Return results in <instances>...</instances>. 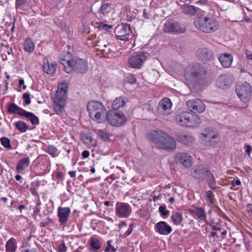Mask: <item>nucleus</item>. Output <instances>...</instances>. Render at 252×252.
<instances>
[{
    "label": "nucleus",
    "instance_id": "1",
    "mask_svg": "<svg viewBox=\"0 0 252 252\" xmlns=\"http://www.w3.org/2000/svg\"><path fill=\"white\" fill-rule=\"evenodd\" d=\"M152 142L157 148L167 150H174L176 142L173 138L162 131H155L152 134Z\"/></svg>",
    "mask_w": 252,
    "mask_h": 252
},
{
    "label": "nucleus",
    "instance_id": "2",
    "mask_svg": "<svg viewBox=\"0 0 252 252\" xmlns=\"http://www.w3.org/2000/svg\"><path fill=\"white\" fill-rule=\"evenodd\" d=\"M194 25L195 28L205 33L213 32L219 28L218 22L214 18L197 17L194 19Z\"/></svg>",
    "mask_w": 252,
    "mask_h": 252
},
{
    "label": "nucleus",
    "instance_id": "3",
    "mask_svg": "<svg viewBox=\"0 0 252 252\" xmlns=\"http://www.w3.org/2000/svg\"><path fill=\"white\" fill-rule=\"evenodd\" d=\"M67 90V83H62L59 86L58 89L54 98V109L58 115H61L64 110Z\"/></svg>",
    "mask_w": 252,
    "mask_h": 252
},
{
    "label": "nucleus",
    "instance_id": "4",
    "mask_svg": "<svg viewBox=\"0 0 252 252\" xmlns=\"http://www.w3.org/2000/svg\"><path fill=\"white\" fill-rule=\"evenodd\" d=\"M176 123L181 126L190 127L200 123V119L197 115L188 111H180L175 116Z\"/></svg>",
    "mask_w": 252,
    "mask_h": 252
},
{
    "label": "nucleus",
    "instance_id": "5",
    "mask_svg": "<svg viewBox=\"0 0 252 252\" xmlns=\"http://www.w3.org/2000/svg\"><path fill=\"white\" fill-rule=\"evenodd\" d=\"M87 110L90 117L94 120H99L105 112L104 105L97 101H90L87 105Z\"/></svg>",
    "mask_w": 252,
    "mask_h": 252
},
{
    "label": "nucleus",
    "instance_id": "6",
    "mask_svg": "<svg viewBox=\"0 0 252 252\" xmlns=\"http://www.w3.org/2000/svg\"><path fill=\"white\" fill-rule=\"evenodd\" d=\"M205 71L198 63L189 65L185 69V76L191 81L202 79Z\"/></svg>",
    "mask_w": 252,
    "mask_h": 252
},
{
    "label": "nucleus",
    "instance_id": "7",
    "mask_svg": "<svg viewBox=\"0 0 252 252\" xmlns=\"http://www.w3.org/2000/svg\"><path fill=\"white\" fill-rule=\"evenodd\" d=\"M106 118L110 125L115 126H121L127 121L126 116L123 112L116 110H109L107 113Z\"/></svg>",
    "mask_w": 252,
    "mask_h": 252
},
{
    "label": "nucleus",
    "instance_id": "8",
    "mask_svg": "<svg viewBox=\"0 0 252 252\" xmlns=\"http://www.w3.org/2000/svg\"><path fill=\"white\" fill-rule=\"evenodd\" d=\"M236 92L238 97L244 103L249 102L252 98V89L251 85L247 82L236 86Z\"/></svg>",
    "mask_w": 252,
    "mask_h": 252
},
{
    "label": "nucleus",
    "instance_id": "9",
    "mask_svg": "<svg viewBox=\"0 0 252 252\" xmlns=\"http://www.w3.org/2000/svg\"><path fill=\"white\" fill-rule=\"evenodd\" d=\"M115 33L117 39L123 41L128 40L132 37L130 26L127 24L117 26L115 30Z\"/></svg>",
    "mask_w": 252,
    "mask_h": 252
},
{
    "label": "nucleus",
    "instance_id": "10",
    "mask_svg": "<svg viewBox=\"0 0 252 252\" xmlns=\"http://www.w3.org/2000/svg\"><path fill=\"white\" fill-rule=\"evenodd\" d=\"M208 174H210V169L203 164L195 165L190 169L191 176L196 180L203 181Z\"/></svg>",
    "mask_w": 252,
    "mask_h": 252
},
{
    "label": "nucleus",
    "instance_id": "11",
    "mask_svg": "<svg viewBox=\"0 0 252 252\" xmlns=\"http://www.w3.org/2000/svg\"><path fill=\"white\" fill-rule=\"evenodd\" d=\"M172 103L168 97L162 98L157 107L158 113L160 115H168L171 113Z\"/></svg>",
    "mask_w": 252,
    "mask_h": 252
},
{
    "label": "nucleus",
    "instance_id": "12",
    "mask_svg": "<svg viewBox=\"0 0 252 252\" xmlns=\"http://www.w3.org/2000/svg\"><path fill=\"white\" fill-rule=\"evenodd\" d=\"M176 164H180L185 168H189L192 165V158L189 154L179 153L174 156Z\"/></svg>",
    "mask_w": 252,
    "mask_h": 252
},
{
    "label": "nucleus",
    "instance_id": "13",
    "mask_svg": "<svg viewBox=\"0 0 252 252\" xmlns=\"http://www.w3.org/2000/svg\"><path fill=\"white\" fill-rule=\"evenodd\" d=\"M163 31L168 33H183L185 32V27H182L178 22L169 21L164 24Z\"/></svg>",
    "mask_w": 252,
    "mask_h": 252
},
{
    "label": "nucleus",
    "instance_id": "14",
    "mask_svg": "<svg viewBox=\"0 0 252 252\" xmlns=\"http://www.w3.org/2000/svg\"><path fill=\"white\" fill-rule=\"evenodd\" d=\"M72 71L74 70L78 74H84L88 69L87 62L82 59L78 58L72 61Z\"/></svg>",
    "mask_w": 252,
    "mask_h": 252
},
{
    "label": "nucleus",
    "instance_id": "15",
    "mask_svg": "<svg viewBox=\"0 0 252 252\" xmlns=\"http://www.w3.org/2000/svg\"><path fill=\"white\" fill-rule=\"evenodd\" d=\"M188 108L194 113H202L205 110V105L199 99H189L186 103Z\"/></svg>",
    "mask_w": 252,
    "mask_h": 252
},
{
    "label": "nucleus",
    "instance_id": "16",
    "mask_svg": "<svg viewBox=\"0 0 252 252\" xmlns=\"http://www.w3.org/2000/svg\"><path fill=\"white\" fill-rule=\"evenodd\" d=\"M202 135L210 145H215L220 141V137L218 133L214 132L210 128H206Z\"/></svg>",
    "mask_w": 252,
    "mask_h": 252
},
{
    "label": "nucleus",
    "instance_id": "17",
    "mask_svg": "<svg viewBox=\"0 0 252 252\" xmlns=\"http://www.w3.org/2000/svg\"><path fill=\"white\" fill-rule=\"evenodd\" d=\"M146 60V56L143 53L132 56L128 60L129 64L133 67L139 68L143 62Z\"/></svg>",
    "mask_w": 252,
    "mask_h": 252
},
{
    "label": "nucleus",
    "instance_id": "18",
    "mask_svg": "<svg viewBox=\"0 0 252 252\" xmlns=\"http://www.w3.org/2000/svg\"><path fill=\"white\" fill-rule=\"evenodd\" d=\"M131 212L130 207L126 203H120L117 204L116 207V214L121 217L127 218Z\"/></svg>",
    "mask_w": 252,
    "mask_h": 252
},
{
    "label": "nucleus",
    "instance_id": "19",
    "mask_svg": "<svg viewBox=\"0 0 252 252\" xmlns=\"http://www.w3.org/2000/svg\"><path fill=\"white\" fill-rule=\"evenodd\" d=\"M232 83V77L228 75H221L216 80V86L220 89H226Z\"/></svg>",
    "mask_w": 252,
    "mask_h": 252
},
{
    "label": "nucleus",
    "instance_id": "20",
    "mask_svg": "<svg viewBox=\"0 0 252 252\" xmlns=\"http://www.w3.org/2000/svg\"><path fill=\"white\" fill-rule=\"evenodd\" d=\"M70 212V209L68 207H59L58 208V217H59V220L61 225L66 224Z\"/></svg>",
    "mask_w": 252,
    "mask_h": 252
},
{
    "label": "nucleus",
    "instance_id": "21",
    "mask_svg": "<svg viewBox=\"0 0 252 252\" xmlns=\"http://www.w3.org/2000/svg\"><path fill=\"white\" fill-rule=\"evenodd\" d=\"M155 229L156 232L163 235L169 234L172 230L171 227L164 221L158 222L155 225Z\"/></svg>",
    "mask_w": 252,
    "mask_h": 252
},
{
    "label": "nucleus",
    "instance_id": "22",
    "mask_svg": "<svg viewBox=\"0 0 252 252\" xmlns=\"http://www.w3.org/2000/svg\"><path fill=\"white\" fill-rule=\"evenodd\" d=\"M43 71L49 75L54 74L56 70L57 64L55 62H49L47 59L43 60Z\"/></svg>",
    "mask_w": 252,
    "mask_h": 252
},
{
    "label": "nucleus",
    "instance_id": "23",
    "mask_svg": "<svg viewBox=\"0 0 252 252\" xmlns=\"http://www.w3.org/2000/svg\"><path fill=\"white\" fill-rule=\"evenodd\" d=\"M218 60L222 66L228 68L230 66L233 61V56L231 54L223 53L220 55Z\"/></svg>",
    "mask_w": 252,
    "mask_h": 252
},
{
    "label": "nucleus",
    "instance_id": "24",
    "mask_svg": "<svg viewBox=\"0 0 252 252\" xmlns=\"http://www.w3.org/2000/svg\"><path fill=\"white\" fill-rule=\"evenodd\" d=\"M197 55L201 60L206 61L212 59L214 53L213 51L209 49L203 48L198 51Z\"/></svg>",
    "mask_w": 252,
    "mask_h": 252
},
{
    "label": "nucleus",
    "instance_id": "25",
    "mask_svg": "<svg viewBox=\"0 0 252 252\" xmlns=\"http://www.w3.org/2000/svg\"><path fill=\"white\" fill-rule=\"evenodd\" d=\"M190 214L196 217L201 220L205 221L206 220V213L205 210L202 207H194L190 211Z\"/></svg>",
    "mask_w": 252,
    "mask_h": 252
},
{
    "label": "nucleus",
    "instance_id": "26",
    "mask_svg": "<svg viewBox=\"0 0 252 252\" xmlns=\"http://www.w3.org/2000/svg\"><path fill=\"white\" fill-rule=\"evenodd\" d=\"M21 117H24L26 120L30 121L33 125H37L39 123L38 118L32 112L25 110Z\"/></svg>",
    "mask_w": 252,
    "mask_h": 252
},
{
    "label": "nucleus",
    "instance_id": "27",
    "mask_svg": "<svg viewBox=\"0 0 252 252\" xmlns=\"http://www.w3.org/2000/svg\"><path fill=\"white\" fill-rule=\"evenodd\" d=\"M178 140L185 145H189L194 140L193 137L189 134H181L177 136Z\"/></svg>",
    "mask_w": 252,
    "mask_h": 252
},
{
    "label": "nucleus",
    "instance_id": "28",
    "mask_svg": "<svg viewBox=\"0 0 252 252\" xmlns=\"http://www.w3.org/2000/svg\"><path fill=\"white\" fill-rule=\"evenodd\" d=\"M101 247V244L97 238L94 237L91 238L89 245V250L90 252H95L100 249Z\"/></svg>",
    "mask_w": 252,
    "mask_h": 252
},
{
    "label": "nucleus",
    "instance_id": "29",
    "mask_svg": "<svg viewBox=\"0 0 252 252\" xmlns=\"http://www.w3.org/2000/svg\"><path fill=\"white\" fill-rule=\"evenodd\" d=\"M30 163V160L28 157L21 158L17 163L16 169L17 171H23L27 168Z\"/></svg>",
    "mask_w": 252,
    "mask_h": 252
},
{
    "label": "nucleus",
    "instance_id": "30",
    "mask_svg": "<svg viewBox=\"0 0 252 252\" xmlns=\"http://www.w3.org/2000/svg\"><path fill=\"white\" fill-rule=\"evenodd\" d=\"M25 110L19 107L15 103L10 104L8 108V112L10 114H15L21 117Z\"/></svg>",
    "mask_w": 252,
    "mask_h": 252
},
{
    "label": "nucleus",
    "instance_id": "31",
    "mask_svg": "<svg viewBox=\"0 0 252 252\" xmlns=\"http://www.w3.org/2000/svg\"><path fill=\"white\" fill-rule=\"evenodd\" d=\"M182 9L184 14L189 16L195 15L197 12V8L194 6L189 4L183 5Z\"/></svg>",
    "mask_w": 252,
    "mask_h": 252
},
{
    "label": "nucleus",
    "instance_id": "32",
    "mask_svg": "<svg viewBox=\"0 0 252 252\" xmlns=\"http://www.w3.org/2000/svg\"><path fill=\"white\" fill-rule=\"evenodd\" d=\"M6 250L8 252H15L17 249L16 240L14 238H11L6 243Z\"/></svg>",
    "mask_w": 252,
    "mask_h": 252
},
{
    "label": "nucleus",
    "instance_id": "33",
    "mask_svg": "<svg viewBox=\"0 0 252 252\" xmlns=\"http://www.w3.org/2000/svg\"><path fill=\"white\" fill-rule=\"evenodd\" d=\"M126 102L121 96L116 98L115 99L113 100L112 104V107L113 109V110L116 111V110L119 108L124 106Z\"/></svg>",
    "mask_w": 252,
    "mask_h": 252
},
{
    "label": "nucleus",
    "instance_id": "34",
    "mask_svg": "<svg viewBox=\"0 0 252 252\" xmlns=\"http://www.w3.org/2000/svg\"><path fill=\"white\" fill-rule=\"evenodd\" d=\"M171 220L176 225H179L183 221V216L182 213L179 212H174L171 216Z\"/></svg>",
    "mask_w": 252,
    "mask_h": 252
},
{
    "label": "nucleus",
    "instance_id": "35",
    "mask_svg": "<svg viewBox=\"0 0 252 252\" xmlns=\"http://www.w3.org/2000/svg\"><path fill=\"white\" fill-rule=\"evenodd\" d=\"M60 63L63 65L64 70L67 73H70L72 72V61L61 59Z\"/></svg>",
    "mask_w": 252,
    "mask_h": 252
},
{
    "label": "nucleus",
    "instance_id": "36",
    "mask_svg": "<svg viewBox=\"0 0 252 252\" xmlns=\"http://www.w3.org/2000/svg\"><path fill=\"white\" fill-rule=\"evenodd\" d=\"M24 47L26 52L32 53L34 51L35 46L32 41L30 38H28L25 40Z\"/></svg>",
    "mask_w": 252,
    "mask_h": 252
},
{
    "label": "nucleus",
    "instance_id": "37",
    "mask_svg": "<svg viewBox=\"0 0 252 252\" xmlns=\"http://www.w3.org/2000/svg\"><path fill=\"white\" fill-rule=\"evenodd\" d=\"M206 178L210 188L212 189L215 190L216 188V182L214 175L211 172L210 170V174H208L207 176H206Z\"/></svg>",
    "mask_w": 252,
    "mask_h": 252
},
{
    "label": "nucleus",
    "instance_id": "38",
    "mask_svg": "<svg viewBox=\"0 0 252 252\" xmlns=\"http://www.w3.org/2000/svg\"><path fill=\"white\" fill-rule=\"evenodd\" d=\"M16 128L21 132H25L28 129V125L22 121H19L14 124Z\"/></svg>",
    "mask_w": 252,
    "mask_h": 252
},
{
    "label": "nucleus",
    "instance_id": "39",
    "mask_svg": "<svg viewBox=\"0 0 252 252\" xmlns=\"http://www.w3.org/2000/svg\"><path fill=\"white\" fill-rule=\"evenodd\" d=\"M111 9V5L108 3H104L102 4L100 9L99 12L102 14H105L109 13Z\"/></svg>",
    "mask_w": 252,
    "mask_h": 252
},
{
    "label": "nucleus",
    "instance_id": "40",
    "mask_svg": "<svg viewBox=\"0 0 252 252\" xmlns=\"http://www.w3.org/2000/svg\"><path fill=\"white\" fill-rule=\"evenodd\" d=\"M96 43H99V44L96 45V46L99 47L100 50H101L102 51H109L107 50L108 46L109 45V43L104 40H102L101 41H95ZM109 50V49H108Z\"/></svg>",
    "mask_w": 252,
    "mask_h": 252
},
{
    "label": "nucleus",
    "instance_id": "41",
    "mask_svg": "<svg viewBox=\"0 0 252 252\" xmlns=\"http://www.w3.org/2000/svg\"><path fill=\"white\" fill-rule=\"evenodd\" d=\"M97 135L103 141H107L109 140V134L104 130H98Z\"/></svg>",
    "mask_w": 252,
    "mask_h": 252
},
{
    "label": "nucleus",
    "instance_id": "42",
    "mask_svg": "<svg viewBox=\"0 0 252 252\" xmlns=\"http://www.w3.org/2000/svg\"><path fill=\"white\" fill-rule=\"evenodd\" d=\"M0 142L2 145L7 149H11V146L10 145V140L6 137H1L0 138Z\"/></svg>",
    "mask_w": 252,
    "mask_h": 252
},
{
    "label": "nucleus",
    "instance_id": "43",
    "mask_svg": "<svg viewBox=\"0 0 252 252\" xmlns=\"http://www.w3.org/2000/svg\"><path fill=\"white\" fill-rule=\"evenodd\" d=\"M46 152L50 155L54 156L58 152V149L52 145H49L47 147Z\"/></svg>",
    "mask_w": 252,
    "mask_h": 252
},
{
    "label": "nucleus",
    "instance_id": "44",
    "mask_svg": "<svg viewBox=\"0 0 252 252\" xmlns=\"http://www.w3.org/2000/svg\"><path fill=\"white\" fill-rule=\"evenodd\" d=\"M111 240H108L107 242V246L104 250L105 252H109L110 251H111V252H115L117 251V249L114 248L113 246H111Z\"/></svg>",
    "mask_w": 252,
    "mask_h": 252
},
{
    "label": "nucleus",
    "instance_id": "45",
    "mask_svg": "<svg viewBox=\"0 0 252 252\" xmlns=\"http://www.w3.org/2000/svg\"><path fill=\"white\" fill-rule=\"evenodd\" d=\"M67 250V248L64 243L59 244L57 248L58 252H66Z\"/></svg>",
    "mask_w": 252,
    "mask_h": 252
},
{
    "label": "nucleus",
    "instance_id": "46",
    "mask_svg": "<svg viewBox=\"0 0 252 252\" xmlns=\"http://www.w3.org/2000/svg\"><path fill=\"white\" fill-rule=\"evenodd\" d=\"M23 98L26 104H30L31 102L30 99V94L29 93H26L23 95Z\"/></svg>",
    "mask_w": 252,
    "mask_h": 252
},
{
    "label": "nucleus",
    "instance_id": "47",
    "mask_svg": "<svg viewBox=\"0 0 252 252\" xmlns=\"http://www.w3.org/2000/svg\"><path fill=\"white\" fill-rule=\"evenodd\" d=\"M158 210L160 214L162 216H167L169 213V211L166 210L165 206H159Z\"/></svg>",
    "mask_w": 252,
    "mask_h": 252
},
{
    "label": "nucleus",
    "instance_id": "48",
    "mask_svg": "<svg viewBox=\"0 0 252 252\" xmlns=\"http://www.w3.org/2000/svg\"><path fill=\"white\" fill-rule=\"evenodd\" d=\"M112 26L111 25L105 24L103 23H100L98 26V28L100 29H102L106 31L111 29Z\"/></svg>",
    "mask_w": 252,
    "mask_h": 252
},
{
    "label": "nucleus",
    "instance_id": "49",
    "mask_svg": "<svg viewBox=\"0 0 252 252\" xmlns=\"http://www.w3.org/2000/svg\"><path fill=\"white\" fill-rule=\"evenodd\" d=\"M127 82L131 84H133L136 82V78L132 74H128L127 76Z\"/></svg>",
    "mask_w": 252,
    "mask_h": 252
},
{
    "label": "nucleus",
    "instance_id": "50",
    "mask_svg": "<svg viewBox=\"0 0 252 252\" xmlns=\"http://www.w3.org/2000/svg\"><path fill=\"white\" fill-rule=\"evenodd\" d=\"M52 220L50 218H47V219L40 222V225L42 227H45L48 226L50 223H52Z\"/></svg>",
    "mask_w": 252,
    "mask_h": 252
},
{
    "label": "nucleus",
    "instance_id": "51",
    "mask_svg": "<svg viewBox=\"0 0 252 252\" xmlns=\"http://www.w3.org/2000/svg\"><path fill=\"white\" fill-rule=\"evenodd\" d=\"M27 0H16V8H18L24 5Z\"/></svg>",
    "mask_w": 252,
    "mask_h": 252
},
{
    "label": "nucleus",
    "instance_id": "52",
    "mask_svg": "<svg viewBox=\"0 0 252 252\" xmlns=\"http://www.w3.org/2000/svg\"><path fill=\"white\" fill-rule=\"evenodd\" d=\"M40 205L41 203L39 201H38L36 206L35 207V209L33 212L35 214H37L40 212Z\"/></svg>",
    "mask_w": 252,
    "mask_h": 252
},
{
    "label": "nucleus",
    "instance_id": "53",
    "mask_svg": "<svg viewBox=\"0 0 252 252\" xmlns=\"http://www.w3.org/2000/svg\"><path fill=\"white\" fill-rule=\"evenodd\" d=\"M246 148V150L245 151V153L246 154H247L249 156H250V153L252 151V147L251 146L249 145V144H247L245 146Z\"/></svg>",
    "mask_w": 252,
    "mask_h": 252
},
{
    "label": "nucleus",
    "instance_id": "54",
    "mask_svg": "<svg viewBox=\"0 0 252 252\" xmlns=\"http://www.w3.org/2000/svg\"><path fill=\"white\" fill-rule=\"evenodd\" d=\"M133 224H131L129 225V227H128V229H127V230L125 234L128 236L129 235H130L133 230Z\"/></svg>",
    "mask_w": 252,
    "mask_h": 252
},
{
    "label": "nucleus",
    "instance_id": "55",
    "mask_svg": "<svg viewBox=\"0 0 252 252\" xmlns=\"http://www.w3.org/2000/svg\"><path fill=\"white\" fill-rule=\"evenodd\" d=\"M210 226L214 230H220L221 228L218 226V223H216L215 225H212V224H210Z\"/></svg>",
    "mask_w": 252,
    "mask_h": 252
},
{
    "label": "nucleus",
    "instance_id": "56",
    "mask_svg": "<svg viewBox=\"0 0 252 252\" xmlns=\"http://www.w3.org/2000/svg\"><path fill=\"white\" fill-rule=\"evenodd\" d=\"M206 196L208 199H212V198L214 196V194L211 190H208L206 192Z\"/></svg>",
    "mask_w": 252,
    "mask_h": 252
},
{
    "label": "nucleus",
    "instance_id": "57",
    "mask_svg": "<svg viewBox=\"0 0 252 252\" xmlns=\"http://www.w3.org/2000/svg\"><path fill=\"white\" fill-rule=\"evenodd\" d=\"M82 155L84 158H87L90 155V153L88 151L86 150L83 152Z\"/></svg>",
    "mask_w": 252,
    "mask_h": 252
},
{
    "label": "nucleus",
    "instance_id": "58",
    "mask_svg": "<svg viewBox=\"0 0 252 252\" xmlns=\"http://www.w3.org/2000/svg\"><path fill=\"white\" fill-rule=\"evenodd\" d=\"M6 48L7 49V51H6L7 54L9 55H13V50H12V48L11 47L9 48L8 47H6Z\"/></svg>",
    "mask_w": 252,
    "mask_h": 252
},
{
    "label": "nucleus",
    "instance_id": "59",
    "mask_svg": "<svg viewBox=\"0 0 252 252\" xmlns=\"http://www.w3.org/2000/svg\"><path fill=\"white\" fill-rule=\"evenodd\" d=\"M246 207H247V209L248 212H251V213H252V204H249L247 205Z\"/></svg>",
    "mask_w": 252,
    "mask_h": 252
},
{
    "label": "nucleus",
    "instance_id": "60",
    "mask_svg": "<svg viewBox=\"0 0 252 252\" xmlns=\"http://www.w3.org/2000/svg\"><path fill=\"white\" fill-rule=\"evenodd\" d=\"M126 222L125 221H121L120 223L119 224V228H122L123 227L126 226Z\"/></svg>",
    "mask_w": 252,
    "mask_h": 252
},
{
    "label": "nucleus",
    "instance_id": "61",
    "mask_svg": "<svg viewBox=\"0 0 252 252\" xmlns=\"http://www.w3.org/2000/svg\"><path fill=\"white\" fill-rule=\"evenodd\" d=\"M69 174L71 177H75L76 176V171H69Z\"/></svg>",
    "mask_w": 252,
    "mask_h": 252
},
{
    "label": "nucleus",
    "instance_id": "62",
    "mask_svg": "<svg viewBox=\"0 0 252 252\" xmlns=\"http://www.w3.org/2000/svg\"><path fill=\"white\" fill-rule=\"evenodd\" d=\"M109 178H110L112 180H114L118 179V177L116 176L115 174H113L109 176Z\"/></svg>",
    "mask_w": 252,
    "mask_h": 252
},
{
    "label": "nucleus",
    "instance_id": "63",
    "mask_svg": "<svg viewBox=\"0 0 252 252\" xmlns=\"http://www.w3.org/2000/svg\"><path fill=\"white\" fill-rule=\"evenodd\" d=\"M56 176H57V177L58 179H61V178H62V176H63L62 173V172H57V173Z\"/></svg>",
    "mask_w": 252,
    "mask_h": 252
},
{
    "label": "nucleus",
    "instance_id": "64",
    "mask_svg": "<svg viewBox=\"0 0 252 252\" xmlns=\"http://www.w3.org/2000/svg\"><path fill=\"white\" fill-rule=\"evenodd\" d=\"M241 184V182L239 180H236L234 184H233V186H239Z\"/></svg>",
    "mask_w": 252,
    "mask_h": 252
}]
</instances>
